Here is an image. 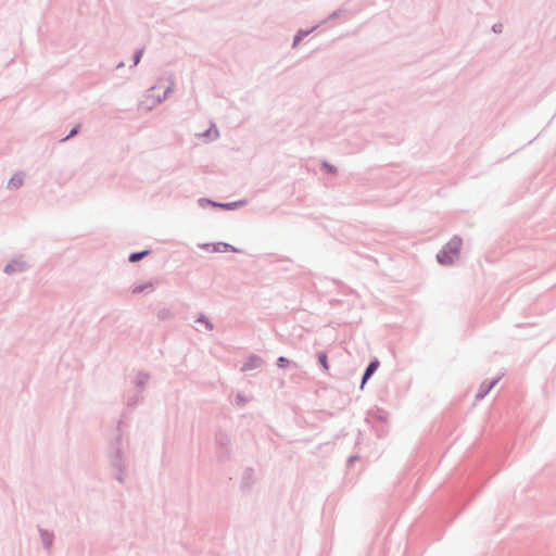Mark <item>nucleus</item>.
<instances>
[{"label": "nucleus", "mask_w": 556, "mask_h": 556, "mask_svg": "<svg viewBox=\"0 0 556 556\" xmlns=\"http://www.w3.org/2000/svg\"><path fill=\"white\" fill-rule=\"evenodd\" d=\"M146 290H153V283L152 282H146L143 285H138L132 288V293H141Z\"/></svg>", "instance_id": "39448f33"}, {"label": "nucleus", "mask_w": 556, "mask_h": 556, "mask_svg": "<svg viewBox=\"0 0 556 556\" xmlns=\"http://www.w3.org/2000/svg\"><path fill=\"white\" fill-rule=\"evenodd\" d=\"M149 252L148 251H143L141 253H132L130 256H129V261L130 262H137L139 260H141L143 256H146Z\"/></svg>", "instance_id": "0eeeda50"}, {"label": "nucleus", "mask_w": 556, "mask_h": 556, "mask_svg": "<svg viewBox=\"0 0 556 556\" xmlns=\"http://www.w3.org/2000/svg\"><path fill=\"white\" fill-rule=\"evenodd\" d=\"M227 250H231L232 252H239L238 249L232 248L227 243H216L213 245V251L215 252H225Z\"/></svg>", "instance_id": "20e7f679"}, {"label": "nucleus", "mask_w": 556, "mask_h": 556, "mask_svg": "<svg viewBox=\"0 0 556 556\" xmlns=\"http://www.w3.org/2000/svg\"><path fill=\"white\" fill-rule=\"evenodd\" d=\"M318 359H319V363L321 364L323 368L325 370H328L329 369V365H328L327 355L325 353H319Z\"/></svg>", "instance_id": "423d86ee"}, {"label": "nucleus", "mask_w": 556, "mask_h": 556, "mask_svg": "<svg viewBox=\"0 0 556 556\" xmlns=\"http://www.w3.org/2000/svg\"><path fill=\"white\" fill-rule=\"evenodd\" d=\"M378 366H379V362L378 361L371 362L369 364V366L367 367V369H366V371L364 374L363 381H362V387L365 384L367 379L377 370Z\"/></svg>", "instance_id": "7ed1b4c3"}, {"label": "nucleus", "mask_w": 556, "mask_h": 556, "mask_svg": "<svg viewBox=\"0 0 556 556\" xmlns=\"http://www.w3.org/2000/svg\"><path fill=\"white\" fill-rule=\"evenodd\" d=\"M462 248L459 239L451 240L438 254V261L443 265H451L458 257Z\"/></svg>", "instance_id": "f257e3e1"}, {"label": "nucleus", "mask_w": 556, "mask_h": 556, "mask_svg": "<svg viewBox=\"0 0 556 556\" xmlns=\"http://www.w3.org/2000/svg\"><path fill=\"white\" fill-rule=\"evenodd\" d=\"M285 362H287V359H286V358H283V357H280V358H279V363L285 364Z\"/></svg>", "instance_id": "9b49d317"}, {"label": "nucleus", "mask_w": 556, "mask_h": 556, "mask_svg": "<svg viewBox=\"0 0 556 556\" xmlns=\"http://www.w3.org/2000/svg\"><path fill=\"white\" fill-rule=\"evenodd\" d=\"M140 55H141V52H138V54L136 56V64L139 62Z\"/></svg>", "instance_id": "9d476101"}, {"label": "nucleus", "mask_w": 556, "mask_h": 556, "mask_svg": "<svg viewBox=\"0 0 556 556\" xmlns=\"http://www.w3.org/2000/svg\"><path fill=\"white\" fill-rule=\"evenodd\" d=\"M76 132H77V129H76V128H74V129L71 131V134H70L66 138L74 136Z\"/></svg>", "instance_id": "6e6552de"}, {"label": "nucleus", "mask_w": 556, "mask_h": 556, "mask_svg": "<svg viewBox=\"0 0 556 556\" xmlns=\"http://www.w3.org/2000/svg\"><path fill=\"white\" fill-rule=\"evenodd\" d=\"M170 90V86H165L163 88L162 94L157 92L156 87H152L147 94L144 96V99L142 101V105L144 109L150 110L155 104L160 103L163 99H165L167 92Z\"/></svg>", "instance_id": "f03ea898"}, {"label": "nucleus", "mask_w": 556, "mask_h": 556, "mask_svg": "<svg viewBox=\"0 0 556 556\" xmlns=\"http://www.w3.org/2000/svg\"><path fill=\"white\" fill-rule=\"evenodd\" d=\"M493 386H494V382H493V383H491V384H490V387L488 388V390H486L483 394H481L480 396H483L486 392H489V391H490V389H491V388H493Z\"/></svg>", "instance_id": "1a4fd4ad"}]
</instances>
